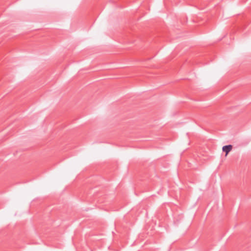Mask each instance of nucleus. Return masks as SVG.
I'll use <instances>...</instances> for the list:
<instances>
[{
	"instance_id": "obj_1",
	"label": "nucleus",
	"mask_w": 251,
	"mask_h": 251,
	"mask_svg": "<svg viewBox=\"0 0 251 251\" xmlns=\"http://www.w3.org/2000/svg\"><path fill=\"white\" fill-rule=\"evenodd\" d=\"M232 149V146L231 145H226L223 147V151L226 153V155L231 151Z\"/></svg>"
}]
</instances>
